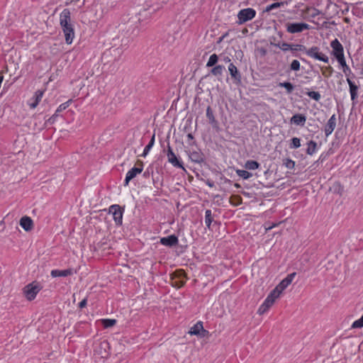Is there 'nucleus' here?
Returning a JSON list of instances; mask_svg holds the SVG:
<instances>
[{
    "instance_id": "nucleus-1",
    "label": "nucleus",
    "mask_w": 363,
    "mask_h": 363,
    "mask_svg": "<svg viewBox=\"0 0 363 363\" xmlns=\"http://www.w3.org/2000/svg\"><path fill=\"white\" fill-rule=\"evenodd\" d=\"M60 24L65 34L66 43L70 45L74 38V30L71 23V13L65 9L60 15Z\"/></svg>"
},
{
    "instance_id": "nucleus-2",
    "label": "nucleus",
    "mask_w": 363,
    "mask_h": 363,
    "mask_svg": "<svg viewBox=\"0 0 363 363\" xmlns=\"http://www.w3.org/2000/svg\"><path fill=\"white\" fill-rule=\"evenodd\" d=\"M291 50H294V51L305 50L306 54L310 57L314 58L315 60H320V61H322V62H324L326 63L328 62V61H329L328 57L327 55H325V54L320 52V48L316 46H313V47L309 48L308 50H306L305 46H303L302 45L296 44V45H293L292 49H291Z\"/></svg>"
},
{
    "instance_id": "nucleus-3",
    "label": "nucleus",
    "mask_w": 363,
    "mask_h": 363,
    "mask_svg": "<svg viewBox=\"0 0 363 363\" xmlns=\"http://www.w3.org/2000/svg\"><path fill=\"white\" fill-rule=\"evenodd\" d=\"M41 290V286L37 282H32L24 286L23 291L25 297L28 301H33Z\"/></svg>"
},
{
    "instance_id": "nucleus-4",
    "label": "nucleus",
    "mask_w": 363,
    "mask_h": 363,
    "mask_svg": "<svg viewBox=\"0 0 363 363\" xmlns=\"http://www.w3.org/2000/svg\"><path fill=\"white\" fill-rule=\"evenodd\" d=\"M256 15V11L252 8L241 9L238 13V25L245 23V22L252 20Z\"/></svg>"
},
{
    "instance_id": "nucleus-5",
    "label": "nucleus",
    "mask_w": 363,
    "mask_h": 363,
    "mask_svg": "<svg viewBox=\"0 0 363 363\" xmlns=\"http://www.w3.org/2000/svg\"><path fill=\"white\" fill-rule=\"evenodd\" d=\"M310 26L306 23H287L286 30L289 33H301L305 30H309Z\"/></svg>"
},
{
    "instance_id": "nucleus-6",
    "label": "nucleus",
    "mask_w": 363,
    "mask_h": 363,
    "mask_svg": "<svg viewBox=\"0 0 363 363\" xmlns=\"http://www.w3.org/2000/svg\"><path fill=\"white\" fill-rule=\"evenodd\" d=\"M296 273L293 272L288 274L274 289V290L279 295L282 291L292 282Z\"/></svg>"
},
{
    "instance_id": "nucleus-7",
    "label": "nucleus",
    "mask_w": 363,
    "mask_h": 363,
    "mask_svg": "<svg viewBox=\"0 0 363 363\" xmlns=\"http://www.w3.org/2000/svg\"><path fill=\"white\" fill-rule=\"evenodd\" d=\"M168 162L171 163L174 167L181 168L182 169H184V167L183 166V163L182 161H180L173 152L172 147L168 144L167 145V153Z\"/></svg>"
},
{
    "instance_id": "nucleus-8",
    "label": "nucleus",
    "mask_w": 363,
    "mask_h": 363,
    "mask_svg": "<svg viewBox=\"0 0 363 363\" xmlns=\"http://www.w3.org/2000/svg\"><path fill=\"white\" fill-rule=\"evenodd\" d=\"M123 211L121 209L120 206L118 205H112L109 208V213L113 215V220H115L117 225H121L123 220Z\"/></svg>"
},
{
    "instance_id": "nucleus-9",
    "label": "nucleus",
    "mask_w": 363,
    "mask_h": 363,
    "mask_svg": "<svg viewBox=\"0 0 363 363\" xmlns=\"http://www.w3.org/2000/svg\"><path fill=\"white\" fill-rule=\"evenodd\" d=\"M109 344L107 341L100 342L98 347L94 350L95 354L101 358H106L108 356Z\"/></svg>"
},
{
    "instance_id": "nucleus-10",
    "label": "nucleus",
    "mask_w": 363,
    "mask_h": 363,
    "mask_svg": "<svg viewBox=\"0 0 363 363\" xmlns=\"http://www.w3.org/2000/svg\"><path fill=\"white\" fill-rule=\"evenodd\" d=\"M330 46L333 49L332 54L335 58L344 55L343 46L337 38L331 41Z\"/></svg>"
},
{
    "instance_id": "nucleus-11",
    "label": "nucleus",
    "mask_w": 363,
    "mask_h": 363,
    "mask_svg": "<svg viewBox=\"0 0 363 363\" xmlns=\"http://www.w3.org/2000/svg\"><path fill=\"white\" fill-rule=\"evenodd\" d=\"M44 92L45 90H37L35 92L34 96L28 101V106L30 108L33 109L38 106L43 96Z\"/></svg>"
},
{
    "instance_id": "nucleus-12",
    "label": "nucleus",
    "mask_w": 363,
    "mask_h": 363,
    "mask_svg": "<svg viewBox=\"0 0 363 363\" xmlns=\"http://www.w3.org/2000/svg\"><path fill=\"white\" fill-rule=\"evenodd\" d=\"M336 116L335 114H333L328 121L327 123L325 124L324 127V132L326 137L329 136L333 130H335L336 127Z\"/></svg>"
},
{
    "instance_id": "nucleus-13",
    "label": "nucleus",
    "mask_w": 363,
    "mask_h": 363,
    "mask_svg": "<svg viewBox=\"0 0 363 363\" xmlns=\"http://www.w3.org/2000/svg\"><path fill=\"white\" fill-rule=\"evenodd\" d=\"M179 242L178 238L175 235H171L160 239V243L164 246H176Z\"/></svg>"
},
{
    "instance_id": "nucleus-14",
    "label": "nucleus",
    "mask_w": 363,
    "mask_h": 363,
    "mask_svg": "<svg viewBox=\"0 0 363 363\" xmlns=\"http://www.w3.org/2000/svg\"><path fill=\"white\" fill-rule=\"evenodd\" d=\"M143 168L133 167L126 174V177L124 182V186H128L130 181L134 179L138 174L142 172Z\"/></svg>"
},
{
    "instance_id": "nucleus-15",
    "label": "nucleus",
    "mask_w": 363,
    "mask_h": 363,
    "mask_svg": "<svg viewBox=\"0 0 363 363\" xmlns=\"http://www.w3.org/2000/svg\"><path fill=\"white\" fill-rule=\"evenodd\" d=\"M228 70L231 77L234 79L236 83L240 84L241 82V74L237 67L233 63H230Z\"/></svg>"
},
{
    "instance_id": "nucleus-16",
    "label": "nucleus",
    "mask_w": 363,
    "mask_h": 363,
    "mask_svg": "<svg viewBox=\"0 0 363 363\" xmlns=\"http://www.w3.org/2000/svg\"><path fill=\"white\" fill-rule=\"evenodd\" d=\"M20 225L27 232L30 231L33 228V220L26 216L21 218Z\"/></svg>"
},
{
    "instance_id": "nucleus-17",
    "label": "nucleus",
    "mask_w": 363,
    "mask_h": 363,
    "mask_svg": "<svg viewBox=\"0 0 363 363\" xmlns=\"http://www.w3.org/2000/svg\"><path fill=\"white\" fill-rule=\"evenodd\" d=\"M73 274V269H67L64 270H60V269H53L50 272V275L52 277H68Z\"/></svg>"
},
{
    "instance_id": "nucleus-18",
    "label": "nucleus",
    "mask_w": 363,
    "mask_h": 363,
    "mask_svg": "<svg viewBox=\"0 0 363 363\" xmlns=\"http://www.w3.org/2000/svg\"><path fill=\"white\" fill-rule=\"evenodd\" d=\"M347 82L350 86V92L351 95V99L354 101L357 98L358 86L355 84L350 78L347 79Z\"/></svg>"
},
{
    "instance_id": "nucleus-19",
    "label": "nucleus",
    "mask_w": 363,
    "mask_h": 363,
    "mask_svg": "<svg viewBox=\"0 0 363 363\" xmlns=\"http://www.w3.org/2000/svg\"><path fill=\"white\" fill-rule=\"evenodd\" d=\"M306 121V116L301 114V113H296V114L294 115L291 118V123H294L297 125H301V126H303Z\"/></svg>"
},
{
    "instance_id": "nucleus-20",
    "label": "nucleus",
    "mask_w": 363,
    "mask_h": 363,
    "mask_svg": "<svg viewBox=\"0 0 363 363\" xmlns=\"http://www.w3.org/2000/svg\"><path fill=\"white\" fill-rule=\"evenodd\" d=\"M279 294L277 293L274 289L267 296L263 303L267 307L270 308L274 303L275 300L279 297Z\"/></svg>"
},
{
    "instance_id": "nucleus-21",
    "label": "nucleus",
    "mask_w": 363,
    "mask_h": 363,
    "mask_svg": "<svg viewBox=\"0 0 363 363\" xmlns=\"http://www.w3.org/2000/svg\"><path fill=\"white\" fill-rule=\"evenodd\" d=\"M279 294L277 293L274 289L267 296L263 303L267 307L270 308L274 303L275 300L279 297Z\"/></svg>"
},
{
    "instance_id": "nucleus-22",
    "label": "nucleus",
    "mask_w": 363,
    "mask_h": 363,
    "mask_svg": "<svg viewBox=\"0 0 363 363\" xmlns=\"http://www.w3.org/2000/svg\"><path fill=\"white\" fill-rule=\"evenodd\" d=\"M203 328V322L199 321L190 328L189 333L191 335H198V334L201 333Z\"/></svg>"
},
{
    "instance_id": "nucleus-23",
    "label": "nucleus",
    "mask_w": 363,
    "mask_h": 363,
    "mask_svg": "<svg viewBox=\"0 0 363 363\" xmlns=\"http://www.w3.org/2000/svg\"><path fill=\"white\" fill-rule=\"evenodd\" d=\"M189 158L192 162H194L196 163H201L203 161V155L197 151H194L190 153Z\"/></svg>"
},
{
    "instance_id": "nucleus-24",
    "label": "nucleus",
    "mask_w": 363,
    "mask_h": 363,
    "mask_svg": "<svg viewBox=\"0 0 363 363\" xmlns=\"http://www.w3.org/2000/svg\"><path fill=\"white\" fill-rule=\"evenodd\" d=\"M260 164L259 162L255 160H247L245 164V168L249 170H255L259 167Z\"/></svg>"
},
{
    "instance_id": "nucleus-25",
    "label": "nucleus",
    "mask_w": 363,
    "mask_h": 363,
    "mask_svg": "<svg viewBox=\"0 0 363 363\" xmlns=\"http://www.w3.org/2000/svg\"><path fill=\"white\" fill-rule=\"evenodd\" d=\"M308 147L306 149V153L309 155H313L317 150V143L313 140L309 141L308 143Z\"/></svg>"
},
{
    "instance_id": "nucleus-26",
    "label": "nucleus",
    "mask_w": 363,
    "mask_h": 363,
    "mask_svg": "<svg viewBox=\"0 0 363 363\" xmlns=\"http://www.w3.org/2000/svg\"><path fill=\"white\" fill-rule=\"evenodd\" d=\"M213 220L212 213L211 210H206L205 212V223L206 227L210 229L211 225Z\"/></svg>"
},
{
    "instance_id": "nucleus-27",
    "label": "nucleus",
    "mask_w": 363,
    "mask_h": 363,
    "mask_svg": "<svg viewBox=\"0 0 363 363\" xmlns=\"http://www.w3.org/2000/svg\"><path fill=\"white\" fill-rule=\"evenodd\" d=\"M206 117L208 119V122L211 125H214L217 123V121L214 117L213 112L211 108V106H208L206 109Z\"/></svg>"
},
{
    "instance_id": "nucleus-28",
    "label": "nucleus",
    "mask_w": 363,
    "mask_h": 363,
    "mask_svg": "<svg viewBox=\"0 0 363 363\" xmlns=\"http://www.w3.org/2000/svg\"><path fill=\"white\" fill-rule=\"evenodd\" d=\"M279 86L284 87L286 90L287 94H291L294 89V86L291 82H280L279 84Z\"/></svg>"
},
{
    "instance_id": "nucleus-29",
    "label": "nucleus",
    "mask_w": 363,
    "mask_h": 363,
    "mask_svg": "<svg viewBox=\"0 0 363 363\" xmlns=\"http://www.w3.org/2000/svg\"><path fill=\"white\" fill-rule=\"evenodd\" d=\"M224 69H225L224 66L218 65L215 66L211 69V74L215 75V76H220V75H222Z\"/></svg>"
},
{
    "instance_id": "nucleus-30",
    "label": "nucleus",
    "mask_w": 363,
    "mask_h": 363,
    "mask_svg": "<svg viewBox=\"0 0 363 363\" xmlns=\"http://www.w3.org/2000/svg\"><path fill=\"white\" fill-rule=\"evenodd\" d=\"M236 174L244 179H248L252 176V173L243 169H237Z\"/></svg>"
},
{
    "instance_id": "nucleus-31",
    "label": "nucleus",
    "mask_w": 363,
    "mask_h": 363,
    "mask_svg": "<svg viewBox=\"0 0 363 363\" xmlns=\"http://www.w3.org/2000/svg\"><path fill=\"white\" fill-rule=\"evenodd\" d=\"M218 57L216 54L211 55L207 62L206 67H211L214 66L218 62Z\"/></svg>"
},
{
    "instance_id": "nucleus-32",
    "label": "nucleus",
    "mask_w": 363,
    "mask_h": 363,
    "mask_svg": "<svg viewBox=\"0 0 363 363\" xmlns=\"http://www.w3.org/2000/svg\"><path fill=\"white\" fill-rule=\"evenodd\" d=\"M103 326L105 328L113 327L116 323V320L115 319H102L101 320Z\"/></svg>"
},
{
    "instance_id": "nucleus-33",
    "label": "nucleus",
    "mask_w": 363,
    "mask_h": 363,
    "mask_svg": "<svg viewBox=\"0 0 363 363\" xmlns=\"http://www.w3.org/2000/svg\"><path fill=\"white\" fill-rule=\"evenodd\" d=\"M154 143H155V135H152L150 141L145 146V149L143 150V156L145 157L148 154V152H150V150L152 147V146L154 145Z\"/></svg>"
},
{
    "instance_id": "nucleus-34",
    "label": "nucleus",
    "mask_w": 363,
    "mask_h": 363,
    "mask_svg": "<svg viewBox=\"0 0 363 363\" xmlns=\"http://www.w3.org/2000/svg\"><path fill=\"white\" fill-rule=\"evenodd\" d=\"M306 94L311 99H314L316 101H320L321 96L319 92L310 91L306 93Z\"/></svg>"
},
{
    "instance_id": "nucleus-35",
    "label": "nucleus",
    "mask_w": 363,
    "mask_h": 363,
    "mask_svg": "<svg viewBox=\"0 0 363 363\" xmlns=\"http://www.w3.org/2000/svg\"><path fill=\"white\" fill-rule=\"evenodd\" d=\"M291 144H290V148L291 149H296L298 148L301 146V140L298 138H293L291 140Z\"/></svg>"
},
{
    "instance_id": "nucleus-36",
    "label": "nucleus",
    "mask_w": 363,
    "mask_h": 363,
    "mask_svg": "<svg viewBox=\"0 0 363 363\" xmlns=\"http://www.w3.org/2000/svg\"><path fill=\"white\" fill-rule=\"evenodd\" d=\"M284 165L289 169H293L295 167V162L289 158H286L283 160Z\"/></svg>"
},
{
    "instance_id": "nucleus-37",
    "label": "nucleus",
    "mask_w": 363,
    "mask_h": 363,
    "mask_svg": "<svg viewBox=\"0 0 363 363\" xmlns=\"http://www.w3.org/2000/svg\"><path fill=\"white\" fill-rule=\"evenodd\" d=\"M71 102H72V100L70 99V100H68L67 101L60 104L55 111V115H57L58 113L62 111L63 110H65L69 106Z\"/></svg>"
},
{
    "instance_id": "nucleus-38",
    "label": "nucleus",
    "mask_w": 363,
    "mask_h": 363,
    "mask_svg": "<svg viewBox=\"0 0 363 363\" xmlns=\"http://www.w3.org/2000/svg\"><path fill=\"white\" fill-rule=\"evenodd\" d=\"M336 59H337V62H339V64L340 65V66H342V67H346L347 69H348V72H351L350 68L346 64V61H345L344 55L341 56V57H336Z\"/></svg>"
},
{
    "instance_id": "nucleus-39",
    "label": "nucleus",
    "mask_w": 363,
    "mask_h": 363,
    "mask_svg": "<svg viewBox=\"0 0 363 363\" xmlns=\"http://www.w3.org/2000/svg\"><path fill=\"white\" fill-rule=\"evenodd\" d=\"M300 62L297 60H294L290 65V69L292 71H298L300 69Z\"/></svg>"
},
{
    "instance_id": "nucleus-40",
    "label": "nucleus",
    "mask_w": 363,
    "mask_h": 363,
    "mask_svg": "<svg viewBox=\"0 0 363 363\" xmlns=\"http://www.w3.org/2000/svg\"><path fill=\"white\" fill-rule=\"evenodd\" d=\"M362 327H363V315H362V317L359 319L355 320L352 325V328H360Z\"/></svg>"
},
{
    "instance_id": "nucleus-41",
    "label": "nucleus",
    "mask_w": 363,
    "mask_h": 363,
    "mask_svg": "<svg viewBox=\"0 0 363 363\" xmlns=\"http://www.w3.org/2000/svg\"><path fill=\"white\" fill-rule=\"evenodd\" d=\"M278 47L283 51H287L292 49L293 45L287 43H282L281 44H279Z\"/></svg>"
},
{
    "instance_id": "nucleus-42",
    "label": "nucleus",
    "mask_w": 363,
    "mask_h": 363,
    "mask_svg": "<svg viewBox=\"0 0 363 363\" xmlns=\"http://www.w3.org/2000/svg\"><path fill=\"white\" fill-rule=\"evenodd\" d=\"M284 3L283 2H276V3H273L269 6H267L266 8V11H272L274 9H277L279 6H281V5H283Z\"/></svg>"
},
{
    "instance_id": "nucleus-43",
    "label": "nucleus",
    "mask_w": 363,
    "mask_h": 363,
    "mask_svg": "<svg viewBox=\"0 0 363 363\" xmlns=\"http://www.w3.org/2000/svg\"><path fill=\"white\" fill-rule=\"evenodd\" d=\"M269 307H267L264 303H262L257 310V313L259 315H262L266 313L269 310Z\"/></svg>"
},
{
    "instance_id": "nucleus-44",
    "label": "nucleus",
    "mask_w": 363,
    "mask_h": 363,
    "mask_svg": "<svg viewBox=\"0 0 363 363\" xmlns=\"http://www.w3.org/2000/svg\"><path fill=\"white\" fill-rule=\"evenodd\" d=\"M209 332L206 330H205L203 328L201 331L200 334H198L197 336H199L200 337H206L209 336Z\"/></svg>"
},
{
    "instance_id": "nucleus-45",
    "label": "nucleus",
    "mask_w": 363,
    "mask_h": 363,
    "mask_svg": "<svg viewBox=\"0 0 363 363\" xmlns=\"http://www.w3.org/2000/svg\"><path fill=\"white\" fill-rule=\"evenodd\" d=\"M86 304H87V298H84L82 301L79 302V307L80 308H83L86 306Z\"/></svg>"
},
{
    "instance_id": "nucleus-46",
    "label": "nucleus",
    "mask_w": 363,
    "mask_h": 363,
    "mask_svg": "<svg viewBox=\"0 0 363 363\" xmlns=\"http://www.w3.org/2000/svg\"><path fill=\"white\" fill-rule=\"evenodd\" d=\"M223 60L224 62L228 63V62H230V58L229 57L226 56V57H224Z\"/></svg>"
},
{
    "instance_id": "nucleus-47",
    "label": "nucleus",
    "mask_w": 363,
    "mask_h": 363,
    "mask_svg": "<svg viewBox=\"0 0 363 363\" xmlns=\"http://www.w3.org/2000/svg\"><path fill=\"white\" fill-rule=\"evenodd\" d=\"M187 138H188V139H189V140H192L194 139V136H193V135H192L191 133H189V134L187 135Z\"/></svg>"
},
{
    "instance_id": "nucleus-48",
    "label": "nucleus",
    "mask_w": 363,
    "mask_h": 363,
    "mask_svg": "<svg viewBox=\"0 0 363 363\" xmlns=\"http://www.w3.org/2000/svg\"><path fill=\"white\" fill-rule=\"evenodd\" d=\"M223 39H224V36H220V37L218 38V41H217V43H218V44H219V43H220L223 40Z\"/></svg>"
},
{
    "instance_id": "nucleus-49",
    "label": "nucleus",
    "mask_w": 363,
    "mask_h": 363,
    "mask_svg": "<svg viewBox=\"0 0 363 363\" xmlns=\"http://www.w3.org/2000/svg\"><path fill=\"white\" fill-rule=\"evenodd\" d=\"M343 72H344L346 75H347V74H348V73H350V72H348V69H347V68H346V67H343Z\"/></svg>"
},
{
    "instance_id": "nucleus-50",
    "label": "nucleus",
    "mask_w": 363,
    "mask_h": 363,
    "mask_svg": "<svg viewBox=\"0 0 363 363\" xmlns=\"http://www.w3.org/2000/svg\"><path fill=\"white\" fill-rule=\"evenodd\" d=\"M319 13H320V11L318 9H315V12L313 16H315V15H318Z\"/></svg>"
},
{
    "instance_id": "nucleus-51",
    "label": "nucleus",
    "mask_w": 363,
    "mask_h": 363,
    "mask_svg": "<svg viewBox=\"0 0 363 363\" xmlns=\"http://www.w3.org/2000/svg\"><path fill=\"white\" fill-rule=\"evenodd\" d=\"M55 113L49 119V121H53V118L55 116Z\"/></svg>"
},
{
    "instance_id": "nucleus-52",
    "label": "nucleus",
    "mask_w": 363,
    "mask_h": 363,
    "mask_svg": "<svg viewBox=\"0 0 363 363\" xmlns=\"http://www.w3.org/2000/svg\"><path fill=\"white\" fill-rule=\"evenodd\" d=\"M228 35V33H225V34H223L222 36H224V38H226V36Z\"/></svg>"
},
{
    "instance_id": "nucleus-53",
    "label": "nucleus",
    "mask_w": 363,
    "mask_h": 363,
    "mask_svg": "<svg viewBox=\"0 0 363 363\" xmlns=\"http://www.w3.org/2000/svg\"><path fill=\"white\" fill-rule=\"evenodd\" d=\"M235 186L236 187H240V185H239L238 184H235Z\"/></svg>"
},
{
    "instance_id": "nucleus-54",
    "label": "nucleus",
    "mask_w": 363,
    "mask_h": 363,
    "mask_svg": "<svg viewBox=\"0 0 363 363\" xmlns=\"http://www.w3.org/2000/svg\"><path fill=\"white\" fill-rule=\"evenodd\" d=\"M272 228H273V226H270L267 229H272Z\"/></svg>"
},
{
    "instance_id": "nucleus-55",
    "label": "nucleus",
    "mask_w": 363,
    "mask_h": 363,
    "mask_svg": "<svg viewBox=\"0 0 363 363\" xmlns=\"http://www.w3.org/2000/svg\"><path fill=\"white\" fill-rule=\"evenodd\" d=\"M208 185H209L210 186H213V184H211V183H209V184H208Z\"/></svg>"
}]
</instances>
